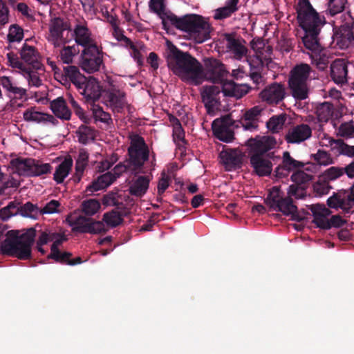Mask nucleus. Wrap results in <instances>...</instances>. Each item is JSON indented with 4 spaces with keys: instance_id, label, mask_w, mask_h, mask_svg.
I'll return each instance as SVG.
<instances>
[{
    "instance_id": "c9c22d12",
    "label": "nucleus",
    "mask_w": 354,
    "mask_h": 354,
    "mask_svg": "<svg viewBox=\"0 0 354 354\" xmlns=\"http://www.w3.org/2000/svg\"><path fill=\"white\" fill-rule=\"evenodd\" d=\"M334 112L333 104L324 102L317 106L316 114L319 122L324 124L328 122Z\"/></svg>"
},
{
    "instance_id": "1a4fd4ad",
    "label": "nucleus",
    "mask_w": 354,
    "mask_h": 354,
    "mask_svg": "<svg viewBox=\"0 0 354 354\" xmlns=\"http://www.w3.org/2000/svg\"><path fill=\"white\" fill-rule=\"evenodd\" d=\"M308 209L312 212L314 217L313 223L319 228L329 230L332 227H340L346 222L339 215L332 216L330 219H328L327 216L331 214V211L324 205L319 203L311 205L308 206Z\"/></svg>"
},
{
    "instance_id": "09e8293b",
    "label": "nucleus",
    "mask_w": 354,
    "mask_h": 354,
    "mask_svg": "<svg viewBox=\"0 0 354 354\" xmlns=\"http://www.w3.org/2000/svg\"><path fill=\"white\" fill-rule=\"evenodd\" d=\"M82 210L87 216H93L100 208V203L97 199H88L82 203Z\"/></svg>"
},
{
    "instance_id": "cd10ccee",
    "label": "nucleus",
    "mask_w": 354,
    "mask_h": 354,
    "mask_svg": "<svg viewBox=\"0 0 354 354\" xmlns=\"http://www.w3.org/2000/svg\"><path fill=\"white\" fill-rule=\"evenodd\" d=\"M220 84L221 92L227 97L239 99L248 93V87L246 85L236 84L233 80H227L225 78Z\"/></svg>"
},
{
    "instance_id": "e2e57ef3",
    "label": "nucleus",
    "mask_w": 354,
    "mask_h": 354,
    "mask_svg": "<svg viewBox=\"0 0 354 354\" xmlns=\"http://www.w3.org/2000/svg\"><path fill=\"white\" fill-rule=\"evenodd\" d=\"M234 123L230 114L226 115L221 118H217L212 122V127H223V128L230 129Z\"/></svg>"
},
{
    "instance_id": "13d9d810",
    "label": "nucleus",
    "mask_w": 354,
    "mask_h": 354,
    "mask_svg": "<svg viewBox=\"0 0 354 354\" xmlns=\"http://www.w3.org/2000/svg\"><path fill=\"white\" fill-rule=\"evenodd\" d=\"M23 72L26 75V78L30 86L39 87L41 84V80L39 77L37 73L32 70V68L26 67Z\"/></svg>"
},
{
    "instance_id": "473e14b6",
    "label": "nucleus",
    "mask_w": 354,
    "mask_h": 354,
    "mask_svg": "<svg viewBox=\"0 0 354 354\" xmlns=\"http://www.w3.org/2000/svg\"><path fill=\"white\" fill-rule=\"evenodd\" d=\"M239 0H227L223 7L218 8L214 10V19L223 20L230 17L239 10Z\"/></svg>"
},
{
    "instance_id": "7ed1b4c3",
    "label": "nucleus",
    "mask_w": 354,
    "mask_h": 354,
    "mask_svg": "<svg viewBox=\"0 0 354 354\" xmlns=\"http://www.w3.org/2000/svg\"><path fill=\"white\" fill-rule=\"evenodd\" d=\"M167 20L177 29L188 33L198 44L210 38L211 25L201 15L190 14L178 17L170 13L169 15H167Z\"/></svg>"
},
{
    "instance_id": "f03ea898",
    "label": "nucleus",
    "mask_w": 354,
    "mask_h": 354,
    "mask_svg": "<svg viewBox=\"0 0 354 354\" xmlns=\"http://www.w3.org/2000/svg\"><path fill=\"white\" fill-rule=\"evenodd\" d=\"M167 56L169 68L182 81L197 85L203 80V66L189 53L184 52L170 43Z\"/></svg>"
},
{
    "instance_id": "412c9836",
    "label": "nucleus",
    "mask_w": 354,
    "mask_h": 354,
    "mask_svg": "<svg viewBox=\"0 0 354 354\" xmlns=\"http://www.w3.org/2000/svg\"><path fill=\"white\" fill-rule=\"evenodd\" d=\"M103 98L113 111L120 112L124 106L125 93L115 86L104 90Z\"/></svg>"
},
{
    "instance_id": "393cba45",
    "label": "nucleus",
    "mask_w": 354,
    "mask_h": 354,
    "mask_svg": "<svg viewBox=\"0 0 354 354\" xmlns=\"http://www.w3.org/2000/svg\"><path fill=\"white\" fill-rule=\"evenodd\" d=\"M247 145L250 147L253 154H263L270 149L274 147L276 140L274 138L270 136H263L261 138H250L248 140Z\"/></svg>"
},
{
    "instance_id": "f3484780",
    "label": "nucleus",
    "mask_w": 354,
    "mask_h": 354,
    "mask_svg": "<svg viewBox=\"0 0 354 354\" xmlns=\"http://www.w3.org/2000/svg\"><path fill=\"white\" fill-rule=\"evenodd\" d=\"M312 136V129L304 123L291 127L285 135V140L288 144H300Z\"/></svg>"
},
{
    "instance_id": "aec40b11",
    "label": "nucleus",
    "mask_w": 354,
    "mask_h": 354,
    "mask_svg": "<svg viewBox=\"0 0 354 354\" xmlns=\"http://www.w3.org/2000/svg\"><path fill=\"white\" fill-rule=\"evenodd\" d=\"M348 62L344 59H336L330 64V77L338 85H344L348 80Z\"/></svg>"
},
{
    "instance_id": "338daca9",
    "label": "nucleus",
    "mask_w": 354,
    "mask_h": 354,
    "mask_svg": "<svg viewBox=\"0 0 354 354\" xmlns=\"http://www.w3.org/2000/svg\"><path fill=\"white\" fill-rule=\"evenodd\" d=\"M8 62L12 68L20 69L21 71L26 70V66L19 58L17 54L13 52H10L7 54Z\"/></svg>"
},
{
    "instance_id": "ddd939ff",
    "label": "nucleus",
    "mask_w": 354,
    "mask_h": 354,
    "mask_svg": "<svg viewBox=\"0 0 354 354\" xmlns=\"http://www.w3.org/2000/svg\"><path fill=\"white\" fill-rule=\"evenodd\" d=\"M76 88L85 101L91 105L100 99L102 92L100 82L93 77H86V80L81 81Z\"/></svg>"
},
{
    "instance_id": "3c124183",
    "label": "nucleus",
    "mask_w": 354,
    "mask_h": 354,
    "mask_svg": "<svg viewBox=\"0 0 354 354\" xmlns=\"http://www.w3.org/2000/svg\"><path fill=\"white\" fill-rule=\"evenodd\" d=\"M312 158L319 165L326 166L334 163L331 155L324 150L319 149L316 153L312 155Z\"/></svg>"
},
{
    "instance_id": "a211bd4d",
    "label": "nucleus",
    "mask_w": 354,
    "mask_h": 354,
    "mask_svg": "<svg viewBox=\"0 0 354 354\" xmlns=\"http://www.w3.org/2000/svg\"><path fill=\"white\" fill-rule=\"evenodd\" d=\"M73 35L75 43L84 48L97 45L95 41L92 38L91 32L84 20L77 21L74 27Z\"/></svg>"
},
{
    "instance_id": "dca6fc26",
    "label": "nucleus",
    "mask_w": 354,
    "mask_h": 354,
    "mask_svg": "<svg viewBox=\"0 0 354 354\" xmlns=\"http://www.w3.org/2000/svg\"><path fill=\"white\" fill-rule=\"evenodd\" d=\"M221 87L215 85L203 86L201 95L207 113L213 111L221 105Z\"/></svg>"
},
{
    "instance_id": "c03bdc74",
    "label": "nucleus",
    "mask_w": 354,
    "mask_h": 354,
    "mask_svg": "<svg viewBox=\"0 0 354 354\" xmlns=\"http://www.w3.org/2000/svg\"><path fill=\"white\" fill-rule=\"evenodd\" d=\"M88 153L84 149H81L79 152L78 157L75 162V171L76 175L79 176V179L81 178L84 173L86 167L88 165Z\"/></svg>"
},
{
    "instance_id": "39448f33",
    "label": "nucleus",
    "mask_w": 354,
    "mask_h": 354,
    "mask_svg": "<svg viewBox=\"0 0 354 354\" xmlns=\"http://www.w3.org/2000/svg\"><path fill=\"white\" fill-rule=\"evenodd\" d=\"M265 202L272 209L290 216L292 221L300 222L306 218V212L299 211L292 198L288 196H283L280 189L276 186L270 189Z\"/></svg>"
},
{
    "instance_id": "5fc2aeb1",
    "label": "nucleus",
    "mask_w": 354,
    "mask_h": 354,
    "mask_svg": "<svg viewBox=\"0 0 354 354\" xmlns=\"http://www.w3.org/2000/svg\"><path fill=\"white\" fill-rule=\"evenodd\" d=\"M76 54L75 46H64L60 50L59 57L64 64H71L73 62L74 56Z\"/></svg>"
},
{
    "instance_id": "2eb2a0df",
    "label": "nucleus",
    "mask_w": 354,
    "mask_h": 354,
    "mask_svg": "<svg viewBox=\"0 0 354 354\" xmlns=\"http://www.w3.org/2000/svg\"><path fill=\"white\" fill-rule=\"evenodd\" d=\"M267 157L268 158H266L261 154H252L250 158L251 166L259 176H266L271 174L272 163L270 159L273 160L274 158L280 160V156H275L274 152L268 153Z\"/></svg>"
},
{
    "instance_id": "7c9ffc66",
    "label": "nucleus",
    "mask_w": 354,
    "mask_h": 354,
    "mask_svg": "<svg viewBox=\"0 0 354 354\" xmlns=\"http://www.w3.org/2000/svg\"><path fill=\"white\" fill-rule=\"evenodd\" d=\"M327 205L330 208L337 209H342L345 214L352 213L351 208L347 209V201L345 196V190H341L334 192L331 196L327 199Z\"/></svg>"
},
{
    "instance_id": "6ab92c4d",
    "label": "nucleus",
    "mask_w": 354,
    "mask_h": 354,
    "mask_svg": "<svg viewBox=\"0 0 354 354\" xmlns=\"http://www.w3.org/2000/svg\"><path fill=\"white\" fill-rule=\"evenodd\" d=\"M0 83L9 98L15 100L27 99L26 89L19 86L13 77L0 76Z\"/></svg>"
},
{
    "instance_id": "bf43d9fd",
    "label": "nucleus",
    "mask_w": 354,
    "mask_h": 354,
    "mask_svg": "<svg viewBox=\"0 0 354 354\" xmlns=\"http://www.w3.org/2000/svg\"><path fill=\"white\" fill-rule=\"evenodd\" d=\"M306 196L305 187L302 185L292 184L289 186L288 189V196L290 198L295 197L299 199L303 198Z\"/></svg>"
},
{
    "instance_id": "c85d7f7f",
    "label": "nucleus",
    "mask_w": 354,
    "mask_h": 354,
    "mask_svg": "<svg viewBox=\"0 0 354 354\" xmlns=\"http://www.w3.org/2000/svg\"><path fill=\"white\" fill-rule=\"evenodd\" d=\"M226 41V48L230 52L236 59L241 60L246 55L248 49L241 43L239 39L235 37V35L227 33L225 35Z\"/></svg>"
},
{
    "instance_id": "680f3d73",
    "label": "nucleus",
    "mask_w": 354,
    "mask_h": 354,
    "mask_svg": "<svg viewBox=\"0 0 354 354\" xmlns=\"http://www.w3.org/2000/svg\"><path fill=\"white\" fill-rule=\"evenodd\" d=\"M72 257V254L68 252H62L61 251L57 252V253L50 254L48 257L49 259H52L55 260L56 262L69 265L71 257Z\"/></svg>"
},
{
    "instance_id": "a19ab883",
    "label": "nucleus",
    "mask_w": 354,
    "mask_h": 354,
    "mask_svg": "<svg viewBox=\"0 0 354 354\" xmlns=\"http://www.w3.org/2000/svg\"><path fill=\"white\" fill-rule=\"evenodd\" d=\"M348 0H329L327 3L326 14L334 17L347 9Z\"/></svg>"
},
{
    "instance_id": "6e6552de",
    "label": "nucleus",
    "mask_w": 354,
    "mask_h": 354,
    "mask_svg": "<svg viewBox=\"0 0 354 354\" xmlns=\"http://www.w3.org/2000/svg\"><path fill=\"white\" fill-rule=\"evenodd\" d=\"M127 162L130 164L131 171H133L140 170L145 162L149 160V147L142 136L136 134L131 138Z\"/></svg>"
},
{
    "instance_id": "2f4dec72",
    "label": "nucleus",
    "mask_w": 354,
    "mask_h": 354,
    "mask_svg": "<svg viewBox=\"0 0 354 354\" xmlns=\"http://www.w3.org/2000/svg\"><path fill=\"white\" fill-rule=\"evenodd\" d=\"M50 107L53 113L57 118L64 120H69L71 119V111L63 97H59L53 100L50 102Z\"/></svg>"
},
{
    "instance_id": "4468645a",
    "label": "nucleus",
    "mask_w": 354,
    "mask_h": 354,
    "mask_svg": "<svg viewBox=\"0 0 354 354\" xmlns=\"http://www.w3.org/2000/svg\"><path fill=\"white\" fill-rule=\"evenodd\" d=\"M205 70L207 79L213 83L223 82L229 73L225 65L213 57L205 59Z\"/></svg>"
},
{
    "instance_id": "9d476101",
    "label": "nucleus",
    "mask_w": 354,
    "mask_h": 354,
    "mask_svg": "<svg viewBox=\"0 0 354 354\" xmlns=\"http://www.w3.org/2000/svg\"><path fill=\"white\" fill-rule=\"evenodd\" d=\"M81 68L88 73L99 71L103 65V53L97 45L84 48L80 55Z\"/></svg>"
},
{
    "instance_id": "423d86ee",
    "label": "nucleus",
    "mask_w": 354,
    "mask_h": 354,
    "mask_svg": "<svg viewBox=\"0 0 354 354\" xmlns=\"http://www.w3.org/2000/svg\"><path fill=\"white\" fill-rule=\"evenodd\" d=\"M311 72L310 66L305 63L296 64L290 71L288 84L292 95L296 100H303L308 97V82Z\"/></svg>"
},
{
    "instance_id": "0eeeda50",
    "label": "nucleus",
    "mask_w": 354,
    "mask_h": 354,
    "mask_svg": "<svg viewBox=\"0 0 354 354\" xmlns=\"http://www.w3.org/2000/svg\"><path fill=\"white\" fill-rule=\"evenodd\" d=\"M14 172L19 176L35 177L50 174L53 167L49 163H39L33 158L18 157L10 161Z\"/></svg>"
},
{
    "instance_id": "de8ad7c7",
    "label": "nucleus",
    "mask_w": 354,
    "mask_h": 354,
    "mask_svg": "<svg viewBox=\"0 0 354 354\" xmlns=\"http://www.w3.org/2000/svg\"><path fill=\"white\" fill-rule=\"evenodd\" d=\"M91 110L92 111L94 118L96 120H99L102 122L109 124L112 119L111 115L104 111L102 106L98 104L93 103L91 105Z\"/></svg>"
},
{
    "instance_id": "ea45409f",
    "label": "nucleus",
    "mask_w": 354,
    "mask_h": 354,
    "mask_svg": "<svg viewBox=\"0 0 354 354\" xmlns=\"http://www.w3.org/2000/svg\"><path fill=\"white\" fill-rule=\"evenodd\" d=\"M64 30H71L70 25L60 17L51 19L49 26L50 35L62 36Z\"/></svg>"
},
{
    "instance_id": "9b49d317",
    "label": "nucleus",
    "mask_w": 354,
    "mask_h": 354,
    "mask_svg": "<svg viewBox=\"0 0 354 354\" xmlns=\"http://www.w3.org/2000/svg\"><path fill=\"white\" fill-rule=\"evenodd\" d=\"M66 222L72 227L74 233L100 234L105 232L104 225L102 221H94L90 218L79 216L75 218L68 216Z\"/></svg>"
},
{
    "instance_id": "864d4df0",
    "label": "nucleus",
    "mask_w": 354,
    "mask_h": 354,
    "mask_svg": "<svg viewBox=\"0 0 354 354\" xmlns=\"http://www.w3.org/2000/svg\"><path fill=\"white\" fill-rule=\"evenodd\" d=\"M312 175L306 174L302 170H297L291 176V180L295 185H302L304 187L306 183L312 180Z\"/></svg>"
},
{
    "instance_id": "79ce46f5",
    "label": "nucleus",
    "mask_w": 354,
    "mask_h": 354,
    "mask_svg": "<svg viewBox=\"0 0 354 354\" xmlns=\"http://www.w3.org/2000/svg\"><path fill=\"white\" fill-rule=\"evenodd\" d=\"M76 134L78 137V141L83 145H86L90 140H95V131L91 127L82 124L77 130Z\"/></svg>"
},
{
    "instance_id": "4d7b16f0",
    "label": "nucleus",
    "mask_w": 354,
    "mask_h": 354,
    "mask_svg": "<svg viewBox=\"0 0 354 354\" xmlns=\"http://www.w3.org/2000/svg\"><path fill=\"white\" fill-rule=\"evenodd\" d=\"M44 113L35 111L33 108L26 110L24 113V119L27 122H43Z\"/></svg>"
},
{
    "instance_id": "58836bf2",
    "label": "nucleus",
    "mask_w": 354,
    "mask_h": 354,
    "mask_svg": "<svg viewBox=\"0 0 354 354\" xmlns=\"http://www.w3.org/2000/svg\"><path fill=\"white\" fill-rule=\"evenodd\" d=\"M126 210L118 212L116 209H113L103 215V221L111 227H117L123 222V216H126Z\"/></svg>"
},
{
    "instance_id": "8fccbe9b",
    "label": "nucleus",
    "mask_w": 354,
    "mask_h": 354,
    "mask_svg": "<svg viewBox=\"0 0 354 354\" xmlns=\"http://www.w3.org/2000/svg\"><path fill=\"white\" fill-rule=\"evenodd\" d=\"M332 186L330 185L329 182L321 176L319 180L314 183L313 190L316 196H322L323 195L328 194L329 191L332 189Z\"/></svg>"
},
{
    "instance_id": "20e7f679",
    "label": "nucleus",
    "mask_w": 354,
    "mask_h": 354,
    "mask_svg": "<svg viewBox=\"0 0 354 354\" xmlns=\"http://www.w3.org/2000/svg\"><path fill=\"white\" fill-rule=\"evenodd\" d=\"M7 236L1 245L3 254L21 260H27L31 257L32 245L36 236L35 229L30 228L20 235L16 231L10 230L7 232Z\"/></svg>"
},
{
    "instance_id": "052dcab7",
    "label": "nucleus",
    "mask_w": 354,
    "mask_h": 354,
    "mask_svg": "<svg viewBox=\"0 0 354 354\" xmlns=\"http://www.w3.org/2000/svg\"><path fill=\"white\" fill-rule=\"evenodd\" d=\"M102 203L105 206H115L118 209H120L122 203L118 201L117 194L114 192H109L103 196Z\"/></svg>"
},
{
    "instance_id": "49530a36",
    "label": "nucleus",
    "mask_w": 354,
    "mask_h": 354,
    "mask_svg": "<svg viewBox=\"0 0 354 354\" xmlns=\"http://www.w3.org/2000/svg\"><path fill=\"white\" fill-rule=\"evenodd\" d=\"M337 136L346 139L354 137V124L353 120L342 123L337 129Z\"/></svg>"
},
{
    "instance_id": "69168bd1",
    "label": "nucleus",
    "mask_w": 354,
    "mask_h": 354,
    "mask_svg": "<svg viewBox=\"0 0 354 354\" xmlns=\"http://www.w3.org/2000/svg\"><path fill=\"white\" fill-rule=\"evenodd\" d=\"M262 111H263V109L261 108L259 106H255L247 110L243 114V118H246L248 120L259 122Z\"/></svg>"
},
{
    "instance_id": "bb28decb",
    "label": "nucleus",
    "mask_w": 354,
    "mask_h": 354,
    "mask_svg": "<svg viewBox=\"0 0 354 354\" xmlns=\"http://www.w3.org/2000/svg\"><path fill=\"white\" fill-rule=\"evenodd\" d=\"M328 144L325 147H330V150L337 156H344L349 158H354V146L349 145L343 139H335L332 137H327Z\"/></svg>"
},
{
    "instance_id": "a878e982",
    "label": "nucleus",
    "mask_w": 354,
    "mask_h": 354,
    "mask_svg": "<svg viewBox=\"0 0 354 354\" xmlns=\"http://www.w3.org/2000/svg\"><path fill=\"white\" fill-rule=\"evenodd\" d=\"M21 61L27 64V67L32 68L35 71L42 68L43 65L39 61L40 55L35 47L24 44L20 50Z\"/></svg>"
},
{
    "instance_id": "5701e85b",
    "label": "nucleus",
    "mask_w": 354,
    "mask_h": 354,
    "mask_svg": "<svg viewBox=\"0 0 354 354\" xmlns=\"http://www.w3.org/2000/svg\"><path fill=\"white\" fill-rule=\"evenodd\" d=\"M304 165L302 162L294 159L288 151H284L281 163L275 168V176L277 178L286 177L290 171L301 168Z\"/></svg>"
},
{
    "instance_id": "a18cd8bd",
    "label": "nucleus",
    "mask_w": 354,
    "mask_h": 354,
    "mask_svg": "<svg viewBox=\"0 0 354 354\" xmlns=\"http://www.w3.org/2000/svg\"><path fill=\"white\" fill-rule=\"evenodd\" d=\"M215 137L221 141L230 142L234 140V132L223 127H212Z\"/></svg>"
},
{
    "instance_id": "37998d69",
    "label": "nucleus",
    "mask_w": 354,
    "mask_h": 354,
    "mask_svg": "<svg viewBox=\"0 0 354 354\" xmlns=\"http://www.w3.org/2000/svg\"><path fill=\"white\" fill-rule=\"evenodd\" d=\"M286 120L287 114L286 113L273 115L266 122V126L272 133H277L282 129Z\"/></svg>"
},
{
    "instance_id": "603ef678",
    "label": "nucleus",
    "mask_w": 354,
    "mask_h": 354,
    "mask_svg": "<svg viewBox=\"0 0 354 354\" xmlns=\"http://www.w3.org/2000/svg\"><path fill=\"white\" fill-rule=\"evenodd\" d=\"M7 37L10 43L15 41L19 42L24 38V30L17 24L11 25Z\"/></svg>"
},
{
    "instance_id": "4c0bfd02",
    "label": "nucleus",
    "mask_w": 354,
    "mask_h": 354,
    "mask_svg": "<svg viewBox=\"0 0 354 354\" xmlns=\"http://www.w3.org/2000/svg\"><path fill=\"white\" fill-rule=\"evenodd\" d=\"M63 75L66 80H69L75 87L80 84L81 81H85L86 77L82 75L79 68L75 66L69 65L63 68Z\"/></svg>"
},
{
    "instance_id": "4be33fe9",
    "label": "nucleus",
    "mask_w": 354,
    "mask_h": 354,
    "mask_svg": "<svg viewBox=\"0 0 354 354\" xmlns=\"http://www.w3.org/2000/svg\"><path fill=\"white\" fill-rule=\"evenodd\" d=\"M285 94L283 85L275 82L266 86L260 93V97L269 104H277L283 100Z\"/></svg>"
},
{
    "instance_id": "e433bc0d",
    "label": "nucleus",
    "mask_w": 354,
    "mask_h": 354,
    "mask_svg": "<svg viewBox=\"0 0 354 354\" xmlns=\"http://www.w3.org/2000/svg\"><path fill=\"white\" fill-rule=\"evenodd\" d=\"M149 7L151 12L156 13L162 19V24L163 28L166 30L167 28V14L165 12V6L164 0H150L149 3Z\"/></svg>"
},
{
    "instance_id": "f257e3e1",
    "label": "nucleus",
    "mask_w": 354,
    "mask_h": 354,
    "mask_svg": "<svg viewBox=\"0 0 354 354\" xmlns=\"http://www.w3.org/2000/svg\"><path fill=\"white\" fill-rule=\"evenodd\" d=\"M297 19L299 26L304 30L302 38L305 48L311 52L312 63L321 71H324L329 63V57L319 42V35L326 24L324 16H321L313 7L309 0H298L295 6Z\"/></svg>"
},
{
    "instance_id": "b1692460",
    "label": "nucleus",
    "mask_w": 354,
    "mask_h": 354,
    "mask_svg": "<svg viewBox=\"0 0 354 354\" xmlns=\"http://www.w3.org/2000/svg\"><path fill=\"white\" fill-rule=\"evenodd\" d=\"M221 162L227 171L241 168L243 163V156L237 149L223 150L219 154Z\"/></svg>"
},
{
    "instance_id": "f8f14e48",
    "label": "nucleus",
    "mask_w": 354,
    "mask_h": 354,
    "mask_svg": "<svg viewBox=\"0 0 354 354\" xmlns=\"http://www.w3.org/2000/svg\"><path fill=\"white\" fill-rule=\"evenodd\" d=\"M354 17L351 10H347L344 15L343 24L340 26L335 37L337 44L340 48H348L354 41Z\"/></svg>"
},
{
    "instance_id": "0e129e2a",
    "label": "nucleus",
    "mask_w": 354,
    "mask_h": 354,
    "mask_svg": "<svg viewBox=\"0 0 354 354\" xmlns=\"http://www.w3.org/2000/svg\"><path fill=\"white\" fill-rule=\"evenodd\" d=\"M19 185L18 180H15L13 177L5 174L3 180L1 183L0 194L4 193L5 190L10 187L17 188Z\"/></svg>"
},
{
    "instance_id": "f704fd0d",
    "label": "nucleus",
    "mask_w": 354,
    "mask_h": 354,
    "mask_svg": "<svg viewBox=\"0 0 354 354\" xmlns=\"http://www.w3.org/2000/svg\"><path fill=\"white\" fill-rule=\"evenodd\" d=\"M73 166V160L71 157L66 158L56 168L53 175L54 180L60 184L67 177Z\"/></svg>"
},
{
    "instance_id": "c756f323",
    "label": "nucleus",
    "mask_w": 354,
    "mask_h": 354,
    "mask_svg": "<svg viewBox=\"0 0 354 354\" xmlns=\"http://www.w3.org/2000/svg\"><path fill=\"white\" fill-rule=\"evenodd\" d=\"M117 178L115 175L112 172L108 171L100 175L93 180L87 187L86 190L91 192H97L106 188L111 185Z\"/></svg>"
},
{
    "instance_id": "72a5a7b5",
    "label": "nucleus",
    "mask_w": 354,
    "mask_h": 354,
    "mask_svg": "<svg viewBox=\"0 0 354 354\" xmlns=\"http://www.w3.org/2000/svg\"><path fill=\"white\" fill-rule=\"evenodd\" d=\"M149 178L146 176H139L130 186L129 191L131 195L136 197L143 196L149 186Z\"/></svg>"
},
{
    "instance_id": "6e6d98bb",
    "label": "nucleus",
    "mask_w": 354,
    "mask_h": 354,
    "mask_svg": "<svg viewBox=\"0 0 354 354\" xmlns=\"http://www.w3.org/2000/svg\"><path fill=\"white\" fill-rule=\"evenodd\" d=\"M344 175L343 167H330L327 169L322 176L327 181L335 180Z\"/></svg>"
},
{
    "instance_id": "774afa93",
    "label": "nucleus",
    "mask_w": 354,
    "mask_h": 354,
    "mask_svg": "<svg viewBox=\"0 0 354 354\" xmlns=\"http://www.w3.org/2000/svg\"><path fill=\"white\" fill-rule=\"evenodd\" d=\"M37 207L30 202H27L20 206L19 211L23 216L32 217L34 213L37 212Z\"/></svg>"
}]
</instances>
